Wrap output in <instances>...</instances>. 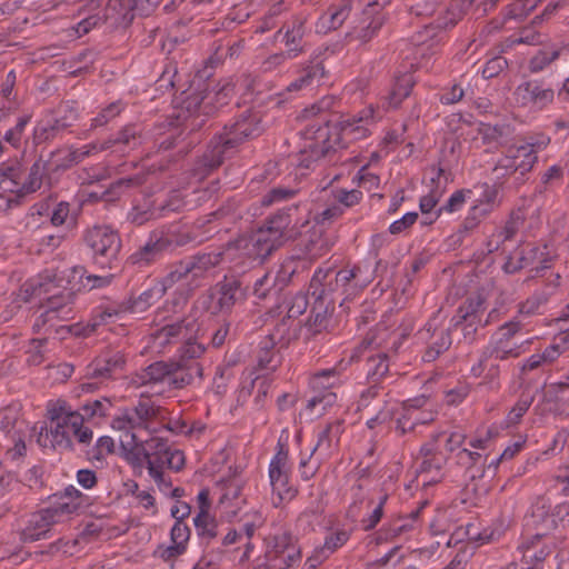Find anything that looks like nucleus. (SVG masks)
Segmentation results:
<instances>
[{"label": "nucleus", "mask_w": 569, "mask_h": 569, "mask_svg": "<svg viewBox=\"0 0 569 569\" xmlns=\"http://www.w3.org/2000/svg\"><path fill=\"white\" fill-rule=\"evenodd\" d=\"M70 119H76V114L72 111H70V117L52 118L42 121L34 128L36 141L42 142L53 139L59 131L71 126V121H69Z\"/></svg>", "instance_id": "e433bc0d"}, {"label": "nucleus", "mask_w": 569, "mask_h": 569, "mask_svg": "<svg viewBox=\"0 0 569 569\" xmlns=\"http://www.w3.org/2000/svg\"><path fill=\"white\" fill-rule=\"evenodd\" d=\"M349 532L345 529L329 533L321 547L315 549L307 562L310 568H315L329 558L333 552L341 548L349 540Z\"/></svg>", "instance_id": "2f4dec72"}, {"label": "nucleus", "mask_w": 569, "mask_h": 569, "mask_svg": "<svg viewBox=\"0 0 569 569\" xmlns=\"http://www.w3.org/2000/svg\"><path fill=\"white\" fill-rule=\"evenodd\" d=\"M24 170L18 160L4 161L0 164V189L6 198H17L22 202V183Z\"/></svg>", "instance_id": "412c9836"}, {"label": "nucleus", "mask_w": 569, "mask_h": 569, "mask_svg": "<svg viewBox=\"0 0 569 569\" xmlns=\"http://www.w3.org/2000/svg\"><path fill=\"white\" fill-rule=\"evenodd\" d=\"M271 338L263 337L257 348L254 358L257 369L261 371H274L281 363V356Z\"/></svg>", "instance_id": "72a5a7b5"}, {"label": "nucleus", "mask_w": 569, "mask_h": 569, "mask_svg": "<svg viewBox=\"0 0 569 569\" xmlns=\"http://www.w3.org/2000/svg\"><path fill=\"white\" fill-rule=\"evenodd\" d=\"M289 472V452L287 449H284L283 446L279 445L269 463L270 485L273 495H276L278 498H284L286 496L289 498L295 497V492H291V489L288 486Z\"/></svg>", "instance_id": "a211bd4d"}, {"label": "nucleus", "mask_w": 569, "mask_h": 569, "mask_svg": "<svg viewBox=\"0 0 569 569\" xmlns=\"http://www.w3.org/2000/svg\"><path fill=\"white\" fill-rule=\"evenodd\" d=\"M36 280H40L43 283H51L50 291L42 293L39 299L43 312L36 319L33 329L40 331L47 325L53 326L54 321L69 320L73 316V300L74 293L71 289L63 288L57 292H53L57 288L54 280L50 279L49 276H40Z\"/></svg>", "instance_id": "1a4fd4ad"}, {"label": "nucleus", "mask_w": 569, "mask_h": 569, "mask_svg": "<svg viewBox=\"0 0 569 569\" xmlns=\"http://www.w3.org/2000/svg\"><path fill=\"white\" fill-rule=\"evenodd\" d=\"M261 128L253 116L241 117L231 126H226L223 132L212 139L211 149L194 168V176L202 179L222 163L229 149L234 148L246 139L259 136Z\"/></svg>", "instance_id": "423d86ee"}, {"label": "nucleus", "mask_w": 569, "mask_h": 569, "mask_svg": "<svg viewBox=\"0 0 569 569\" xmlns=\"http://www.w3.org/2000/svg\"><path fill=\"white\" fill-rule=\"evenodd\" d=\"M432 347L429 348V360L436 359L441 352L447 350L451 345V338L447 329H436L432 332Z\"/></svg>", "instance_id": "052dcab7"}, {"label": "nucleus", "mask_w": 569, "mask_h": 569, "mask_svg": "<svg viewBox=\"0 0 569 569\" xmlns=\"http://www.w3.org/2000/svg\"><path fill=\"white\" fill-rule=\"evenodd\" d=\"M166 293L164 286L154 282L148 289L142 291L131 303L127 307L130 312H143L149 307L160 300Z\"/></svg>", "instance_id": "ea45409f"}, {"label": "nucleus", "mask_w": 569, "mask_h": 569, "mask_svg": "<svg viewBox=\"0 0 569 569\" xmlns=\"http://www.w3.org/2000/svg\"><path fill=\"white\" fill-rule=\"evenodd\" d=\"M343 432L342 422L335 420L327 423L317 432V442L311 450V456H319L321 459H328L333 449L338 446L340 437Z\"/></svg>", "instance_id": "cd10ccee"}, {"label": "nucleus", "mask_w": 569, "mask_h": 569, "mask_svg": "<svg viewBox=\"0 0 569 569\" xmlns=\"http://www.w3.org/2000/svg\"><path fill=\"white\" fill-rule=\"evenodd\" d=\"M521 346L522 343H518L517 341L498 340L493 338L492 342L482 352L479 363L472 367V372L477 376L481 375L483 369L488 367L490 359L507 360L509 358L519 357Z\"/></svg>", "instance_id": "5701e85b"}, {"label": "nucleus", "mask_w": 569, "mask_h": 569, "mask_svg": "<svg viewBox=\"0 0 569 569\" xmlns=\"http://www.w3.org/2000/svg\"><path fill=\"white\" fill-rule=\"evenodd\" d=\"M193 280L192 270L188 260H182L173 264L167 276L161 281H159V283L164 286V290L167 291V289L171 288L178 282L189 283Z\"/></svg>", "instance_id": "c03bdc74"}, {"label": "nucleus", "mask_w": 569, "mask_h": 569, "mask_svg": "<svg viewBox=\"0 0 569 569\" xmlns=\"http://www.w3.org/2000/svg\"><path fill=\"white\" fill-rule=\"evenodd\" d=\"M112 428L122 431L124 435L138 433L142 437V432H147V428L138 420L131 409H124L112 420Z\"/></svg>", "instance_id": "79ce46f5"}, {"label": "nucleus", "mask_w": 569, "mask_h": 569, "mask_svg": "<svg viewBox=\"0 0 569 569\" xmlns=\"http://www.w3.org/2000/svg\"><path fill=\"white\" fill-rule=\"evenodd\" d=\"M266 558L271 569H287L300 560V549L292 535L284 531L269 539Z\"/></svg>", "instance_id": "2eb2a0df"}, {"label": "nucleus", "mask_w": 569, "mask_h": 569, "mask_svg": "<svg viewBox=\"0 0 569 569\" xmlns=\"http://www.w3.org/2000/svg\"><path fill=\"white\" fill-rule=\"evenodd\" d=\"M415 84L411 73H402L396 78V81L386 97V103L389 108H397L406 99Z\"/></svg>", "instance_id": "58836bf2"}, {"label": "nucleus", "mask_w": 569, "mask_h": 569, "mask_svg": "<svg viewBox=\"0 0 569 569\" xmlns=\"http://www.w3.org/2000/svg\"><path fill=\"white\" fill-rule=\"evenodd\" d=\"M372 119L373 110L371 108L363 109L358 114L343 116L338 122L341 141L349 143L368 137Z\"/></svg>", "instance_id": "6ab92c4d"}, {"label": "nucleus", "mask_w": 569, "mask_h": 569, "mask_svg": "<svg viewBox=\"0 0 569 569\" xmlns=\"http://www.w3.org/2000/svg\"><path fill=\"white\" fill-rule=\"evenodd\" d=\"M568 349L569 331H566L556 337L553 342L541 352V356L546 363H552Z\"/></svg>", "instance_id": "603ef678"}, {"label": "nucleus", "mask_w": 569, "mask_h": 569, "mask_svg": "<svg viewBox=\"0 0 569 569\" xmlns=\"http://www.w3.org/2000/svg\"><path fill=\"white\" fill-rule=\"evenodd\" d=\"M81 162V159L76 149L67 148L59 149L51 153L49 166L56 170H66L74 164Z\"/></svg>", "instance_id": "09e8293b"}, {"label": "nucleus", "mask_w": 569, "mask_h": 569, "mask_svg": "<svg viewBox=\"0 0 569 569\" xmlns=\"http://www.w3.org/2000/svg\"><path fill=\"white\" fill-rule=\"evenodd\" d=\"M111 408V401L107 398L87 401L82 407V416L84 418L104 417Z\"/></svg>", "instance_id": "13d9d810"}, {"label": "nucleus", "mask_w": 569, "mask_h": 569, "mask_svg": "<svg viewBox=\"0 0 569 569\" xmlns=\"http://www.w3.org/2000/svg\"><path fill=\"white\" fill-rule=\"evenodd\" d=\"M500 0H466L461 7H451L446 9L447 17H438L432 24L439 30L455 26L461 18L468 7L476 6V12L485 14L492 9Z\"/></svg>", "instance_id": "7c9ffc66"}, {"label": "nucleus", "mask_w": 569, "mask_h": 569, "mask_svg": "<svg viewBox=\"0 0 569 569\" xmlns=\"http://www.w3.org/2000/svg\"><path fill=\"white\" fill-rule=\"evenodd\" d=\"M50 284L51 283H43L40 280L26 281L17 292L16 298L10 305V309L3 311L0 316V319L3 322L9 321L12 318L13 312H16L21 307V303H28L34 298H40L42 293L49 292Z\"/></svg>", "instance_id": "c85d7f7f"}, {"label": "nucleus", "mask_w": 569, "mask_h": 569, "mask_svg": "<svg viewBox=\"0 0 569 569\" xmlns=\"http://www.w3.org/2000/svg\"><path fill=\"white\" fill-rule=\"evenodd\" d=\"M127 357L122 350L108 348L101 351L88 366V376L108 380L124 370Z\"/></svg>", "instance_id": "f3484780"}, {"label": "nucleus", "mask_w": 569, "mask_h": 569, "mask_svg": "<svg viewBox=\"0 0 569 569\" xmlns=\"http://www.w3.org/2000/svg\"><path fill=\"white\" fill-rule=\"evenodd\" d=\"M133 411V415L140 420V422L147 428L150 427V422L152 419L158 417L160 413V408L154 406L149 400L139 401L137 406L130 408Z\"/></svg>", "instance_id": "5fc2aeb1"}, {"label": "nucleus", "mask_w": 569, "mask_h": 569, "mask_svg": "<svg viewBox=\"0 0 569 569\" xmlns=\"http://www.w3.org/2000/svg\"><path fill=\"white\" fill-rule=\"evenodd\" d=\"M478 132L481 136L483 142L488 144L503 146L509 142L511 136L513 134V129L506 123L495 126L490 123H481L479 126Z\"/></svg>", "instance_id": "4c0bfd02"}, {"label": "nucleus", "mask_w": 569, "mask_h": 569, "mask_svg": "<svg viewBox=\"0 0 569 569\" xmlns=\"http://www.w3.org/2000/svg\"><path fill=\"white\" fill-rule=\"evenodd\" d=\"M238 286L233 281L219 282L201 295L196 305L212 316L229 312L236 303Z\"/></svg>", "instance_id": "dca6fc26"}, {"label": "nucleus", "mask_w": 569, "mask_h": 569, "mask_svg": "<svg viewBox=\"0 0 569 569\" xmlns=\"http://www.w3.org/2000/svg\"><path fill=\"white\" fill-rule=\"evenodd\" d=\"M470 193V190H458L449 197L443 206L440 207H438L436 192L429 194V224L437 220L442 212L452 213L458 211L465 204L466 196Z\"/></svg>", "instance_id": "c9c22d12"}, {"label": "nucleus", "mask_w": 569, "mask_h": 569, "mask_svg": "<svg viewBox=\"0 0 569 569\" xmlns=\"http://www.w3.org/2000/svg\"><path fill=\"white\" fill-rule=\"evenodd\" d=\"M87 246L91 249L96 263L102 268H112L118 261L121 239L117 231L109 226H94L84 236Z\"/></svg>", "instance_id": "9b49d317"}, {"label": "nucleus", "mask_w": 569, "mask_h": 569, "mask_svg": "<svg viewBox=\"0 0 569 569\" xmlns=\"http://www.w3.org/2000/svg\"><path fill=\"white\" fill-rule=\"evenodd\" d=\"M282 30H284L282 41L289 58H297L305 51L302 40L307 31L306 19L303 17H295L280 29V31Z\"/></svg>", "instance_id": "c756f323"}, {"label": "nucleus", "mask_w": 569, "mask_h": 569, "mask_svg": "<svg viewBox=\"0 0 569 569\" xmlns=\"http://www.w3.org/2000/svg\"><path fill=\"white\" fill-rule=\"evenodd\" d=\"M181 243L178 226L161 227L150 233L144 244L131 253L128 261L138 268H146L160 260L166 251Z\"/></svg>", "instance_id": "9d476101"}, {"label": "nucleus", "mask_w": 569, "mask_h": 569, "mask_svg": "<svg viewBox=\"0 0 569 569\" xmlns=\"http://www.w3.org/2000/svg\"><path fill=\"white\" fill-rule=\"evenodd\" d=\"M536 6L537 0H517L512 2L507 8L502 24L511 19L518 20L526 18L528 13L536 8Z\"/></svg>", "instance_id": "864d4df0"}, {"label": "nucleus", "mask_w": 569, "mask_h": 569, "mask_svg": "<svg viewBox=\"0 0 569 569\" xmlns=\"http://www.w3.org/2000/svg\"><path fill=\"white\" fill-rule=\"evenodd\" d=\"M547 246L527 243L510 254L503 264L507 273H515L523 268H531L537 273L549 268Z\"/></svg>", "instance_id": "4468645a"}, {"label": "nucleus", "mask_w": 569, "mask_h": 569, "mask_svg": "<svg viewBox=\"0 0 569 569\" xmlns=\"http://www.w3.org/2000/svg\"><path fill=\"white\" fill-rule=\"evenodd\" d=\"M525 216L518 210L510 214V218L506 221V224L496 230L489 238L487 247L489 252H493L500 248V246L515 237L520 227L523 224Z\"/></svg>", "instance_id": "f704fd0d"}, {"label": "nucleus", "mask_w": 569, "mask_h": 569, "mask_svg": "<svg viewBox=\"0 0 569 569\" xmlns=\"http://www.w3.org/2000/svg\"><path fill=\"white\" fill-rule=\"evenodd\" d=\"M124 106L120 102H112L108 107L101 110V112L92 119L91 127L98 128L103 127L118 117L123 110Z\"/></svg>", "instance_id": "69168bd1"}, {"label": "nucleus", "mask_w": 569, "mask_h": 569, "mask_svg": "<svg viewBox=\"0 0 569 569\" xmlns=\"http://www.w3.org/2000/svg\"><path fill=\"white\" fill-rule=\"evenodd\" d=\"M202 377V367L198 361H156L130 378V386L140 388L149 387L152 393L182 389Z\"/></svg>", "instance_id": "7ed1b4c3"}, {"label": "nucleus", "mask_w": 569, "mask_h": 569, "mask_svg": "<svg viewBox=\"0 0 569 569\" xmlns=\"http://www.w3.org/2000/svg\"><path fill=\"white\" fill-rule=\"evenodd\" d=\"M352 10V0H336L319 17L316 29L319 33L337 30L349 18Z\"/></svg>", "instance_id": "393cba45"}, {"label": "nucleus", "mask_w": 569, "mask_h": 569, "mask_svg": "<svg viewBox=\"0 0 569 569\" xmlns=\"http://www.w3.org/2000/svg\"><path fill=\"white\" fill-rule=\"evenodd\" d=\"M276 277L271 273H264L253 283V295L260 300H264L274 292Z\"/></svg>", "instance_id": "0e129e2a"}, {"label": "nucleus", "mask_w": 569, "mask_h": 569, "mask_svg": "<svg viewBox=\"0 0 569 569\" xmlns=\"http://www.w3.org/2000/svg\"><path fill=\"white\" fill-rule=\"evenodd\" d=\"M297 208H290L274 214L261 228L249 237H241L234 243L237 249L253 260H263L284 241L300 234V228L308 223L307 218L300 221L296 217Z\"/></svg>", "instance_id": "f03ea898"}, {"label": "nucleus", "mask_w": 569, "mask_h": 569, "mask_svg": "<svg viewBox=\"0 0 569 569\" xmlns=\"http://www.w3.org/2000/svg\"><path fill=\"white\" fill-rule=\"evenodd\" d=\"M560 274H553V279L547 284V289L542 292L535 293L530 299L527 300L525 307L528 312H532L539 308L540 305L545 303L548 298L553 293L555 289L559 286Z\"/></svg>", "instance_id": "4d7b16f0"}, {"label": "nucleus", "mask_w": 569, "mask_h": 569, "mask_svg": "<svg viewBox=\"0 0 569 569\" xmlns=\"http://www.w3.org/2000/svg\"><path fill=\"white\" fill-rule=\"evenodd\" d=\"M341 383V377L336 368L325 369L316 372L310 378L309 385L313 392L330 391Z\"/></svg>", "instance_id": "37998d69"}, {"label": "nucleus", "mask_w": 569, "mask_h": 569, "mask_svg": "<svg viewBox=\"0 0 569 569\" xmlns=\"http://www.w3.org/2000/svg\"><path fill=\"white\" fill-rule=\"evenodd\" d=\"M213 495L219 498H238L242 495V485L239 478H229L217 482Z\"/></svg>", "instance_id": "6e6d98bb"}, {"label": "nucleus", "mask_w": 569, "mask_h": 569, "mask_svg": "<svg viewBox=\"0 0 569 569\" xmlns=\"http://www.w3.org/2000/svg\"><path fill=\"white\" fill-rule=\"evenodd\" d=\"M333 199L338 202L337 204L351 208L358 204L362 199V192L357 189L346 190V189H337L332 191Z\"/></svg>", "instance_id": "774afa93"}, {"label": "nucleus", "mask_w": 569, "mask_h": 569, "mask_svg": "<svg viewBox=\"0 0 569 569\" xmlns=\"http://www.w3.org/2000/svg\"><path fill=\"white\" fill-rule=\"evenodd\" d=\"M549 141L548 137L538 134L528 137L523 142L509 147L507 153L492 168L493 178L502 180L517 172L520 176H525L537 162V153L543 150Z\"/></svg>", "instance_id": "0eeeda50"}, {"label": "nucleus", "mask_w": 569, "mask_h": 569, "mask_svg": "<svg viewBox=\"0 0 569 569\" xmlns=\"http://www.w3.org/2000/svg\"><path fill=\"white\" fill-rule=\"evenodd\" d=\"M301 136L309 143L306 148H309L312 153L325 154L330 148L329 142V127L326 117L317 118L306 126L301 131Z\"/></svg>", "instance_id": "a878e982"}, {"label": "nucleus", "mask_w": 569, "mask_h": 569, "mask_svg": "<svg viewBox=\"0 0 569 569\" xmlns=\"http://www.w3.org/2000/svg\"><path fill=\"white\" fill-rule=\"evenodd\" d=\"M297 328L298 323L287 317L278 322L273 331L266 338H271L276 345L286 346L291 339L296 338Z\"/></svg>", "instance_id": "de8ad7c7"}, {"label": "nucleus", "mask_w": 569, "mask_h": 569, "mask_svg": "<svg viewBox=\"0 0 569 569\" xmlns=\"http://www.w3.org/2000/svg\"><path fill=\"white\" fill-rule=\"evenodd\" d=\"M333 242L322 237L321 229H313L312 236L306 243V250L311 258H318L327 253Z\"/></svg>", "instance_id": "3c124183"}, {"label": "nucleus", "mask_w": 569, "mask_h": 569, "mask_svg": "<svg viewBox=\"0 0 569 569\" xmlns=\"http://www.w3.org/2000/svg\"><path fill=\"white\" fill-rule=\"evenodd\" d=\"M326 71L323 61L319 56L311 57L299 67L298 77L288 84L289 92H297L306 89H312L325 78Z\"/></svg>", "instance_id": "aec40b11"}, {"label": "nucleus", "mask_w": 569, "mask_h": 569, "mask_svg": "<svg viewBox=\"0 0 569 569\" xmlns=\"http://www.w3.org/2000/svg\"><path fill=\"white\" fill-rule=\"evenodd\" d=\"M200 338V325L193 317L164 323L151 335V347L157 352H166L171 345L180 343V361L190 362L204 352Z\"/></svg>", "instance_id": "39448f33"}, {"label": "nucleus", "mask_w": 569, "mask_h": 569, "mask_svg": "<svg viewBox=\"0 0 569 569\" xmlns=\"http://www.w3.org/2000/svg\"><path fill=\"white\" fill-rule=\"evenodd\" d=\"M120 443L124 450L142 457L147 463L150 478L157 485L159 492L170 498H181L186 495L181 487H173L164 469L180 471L186 463L184 453L168 445L158 437L143 438L138 433L120 436Z\"/></svg>", "instance_id": "f257e3e1"}, {"label": "nucleus", "mask_w": 569, "mask_h": 569, "mask_svg": "<svg viewBox=\"0 0 569 569\" xmlns=\"http://www.w3.org/2000/svg\"><path fill=\"white\" fill-rule=\"evenodd\" d=\"M565 50V48L557 47H550L539 50L530 60V71L539 72L543 70L547 66L557 60Z\"/></svg>", "instance_id": "8fccbe9b"}, {"label": "nucleus", "mask_w": 569, "mask_h": 569, "mask_svg": "<svg viewBox=\"0 0 569 569\" xmlns=\"http://www.w3.org/2000/svg\"><path fill=\"white\" fill-rule=\"evenodd\" d=\"M92 438L93 432L84 426L83 416L61 407L51 411L50 426L44 431H40L38 442L44 448L72 450L73 439L79 445L88 447Z\"/></svg>", "instance_id": "20e7f679"}, {"label": "nucleus", "mask_w": 569, "mask_h": 569, "mask_svg": "<svg viewBox=\"0 0 569 569\" xmlns=\"http://www.w3.org/2000/svg\"><path fill=\"white\" fill-rule=\"evenodd\" d=\"M308 305L307 295L297 292L286 301L287 317L295 321L298 317L305 313Z\"/></svg>", "instance_id": "bf43d9fd"}, {"label": "nucleus", "mask_w": 569, "mask_h": 569, "mask_svg": "<svg viewBox=\"0 0 569 569\" xmlns=\"http://www.w3.org/2000/svg\"><path fill=\"white\" fill-rule=\"evenodd\" d=\"M385 22L386 16L383 12L375 10L372 6H366L346 33V41L366 46L378 36Z\"/></svg>", "instance_id": "ddd939ff"}, {"label": "nucleus", "mask_w": 569, "mask_h": 569, "mask_svg": "<svg viewBox=\"0 0 569 569\" xmlns=\"http://www.w3.org/2000/svg\"><path fill=\"white\" fill-rule=\"evenodd\" d=\"M108 147H117L120 151H130L143 142L142 127L130 123L122 127L114 137L107 139Z\"/></svg>", "instance_id": "473e14b6"}, {"label": "nucleus", "mask_w": 569, "mask_h": 569, "mask_svg": "<svg viewBox=\"0 0 569 569\" xmlns=\"http://www.w3.org/2000/svg\"><path fill=\"white\" fill-rule=\"evenodd\" d=\"M156 212L150 202L136 204L128 213V220L137 226H141L154 218Z\"/></svg>", "instance_id": "e2e57ef3"}, {"label": "nucleus", "mask_w": 569, "mask_h": 569, "mask_svg": "<svg viewBox=\"0 0 569 569\" xmlns=\"http://www.w3.org/2000/svg\"><path fill=\"white\" fill-rule=\"evenodd\" d=\"M223 254L224 253L220 251H212L188 259L189 266L192 270V279H198L207 271L217 267L223 260Z\"/></svg>", "instance_id": "a19ab883"}, {"label": "nucleus", "mask_w": 569, "mask_h": 569, "mask_svg": "<svg viewBox=\"0 0 569 569\" xmlns=\"http://www.w3.org/2000/svg\"><path fill=\"white\" fill-rule=\"evenodd\" d=\"M47 169V162L39 159L29 169L28 176H23L22 196L36 192L41 188L42 178Z\"/></svg>", "instance_id": "a18cd8bd"}, {"label": "nucleus", "mask_w": 569, "mask_h": 569, "mask_svg": "<svg viewBox=\"0 0 569 569\" xmlns=\"http://www.w3.org/2000/svg\"><path fill=\"white\" fill-rule=\"evenodd\" d=\"M83 512L81 503L71 500L64 503H54L51 507L33 512L27 526L21 531V539L24 542H33L46 538L51 527L56 523L69 521Z\"/></svg>", "instance_id": "6e6552de"}, {"label": "nucleus", "mask_w": 569, "mask_h": 569, "mask_svg": "<svg viewBox=\"0 0 569 569\" xmlns=\"http://www.w3.org/2000/svg\"><path fill=\"white\" fill-rule=\"evenodd\" d=\"M486 310L485 299L480 296H472L461 305L452 318L453 325L466 322L477 327H483L490 323L495 311H491L483 320V312Z\"/></svg>", "instance_id": "b1692460"}, {"label": "nucleus", "mask_w": 569, "mask_h": 569, "mask_svg": "<svg viewBox=\"0 0 569 569\" xmlns=\"http://www.w3.org/2000/svg\"><path fill=\"white\" fill-rule=\"evenodd\" d=\"M389 372L388 356L383 352L370 356L366 360L367 378L379 381Z\"/></svg>", "instance_id": "49530a36"}, {"label": "nucleus", "mask_w": 569, "mask_h": 569, "mask_svg": "<svg viewBox=\"0 0 569 569\" xmlns=\"http://www.w3.org/2000/svg\"><path fill=\"white\" fill-rule=\"evenodd\" d=\"M281 13L282 6L280 3L272 6L256 26V32L264 33L276 28L279 23Z\"/></svg>", "instance_id": "680f3d73"}, {"label": "nucleus", "mask_w": 569, "mask_h": 569, "mask_svg": "<svg viewBox=\"0 0 569 569\" xmlns=\"http://www.w3.org/2000/svg\"><path fill=\"white\" fill-rule=\"evenodd\" d=\"M236 84L224 80L218 84V89L210 91H198L187 96L183 100V108L190 116L210 114L218 108L228 103L233 94Z\"/></svg>", "instance_id": "f8f14e48"}, {"label": "nucleus", "mask_w": 569, "mask_h": 569, "mask_svg": "<svg viewBox=\"0 0 569 569\" xmlns=\"http://www.w3.org/2000/svg\"><path fill=\"white\" fill-rule=\"evenodd\" d=\"M427 405V398L419 396L413 399H408L402 403L401 416L397 420V428L402 433L415 430L418 425H425L427 422V416L425 406Z\"/></svg>", "instance_id": "bb28decb"}, {"label": "nucleus", "mask_w": 569, "mask_h": 569, "mask_svg": "<svg viewBox=\"0 0 569 569\" xmlns=\"http://www.w3.org/2000/svg\"><path fill=\"white\" fill-rule=\"evenodd\" d=\"M515 96L522 106L542 109L552 102L555 91L538 81H526L516 88Z\"/></svg>", "instance_id": "4be33fe9"}, {"label": "nucleus", "mask_w": 569, "mask_h": 569, "mask_svg": "<svg viewBox=\"0 0 569 569\" xmlns=\"http://www.w3.org/2000/svg\"><path fill=\"white\" fill-rule=\"evenodd\" d=\"M533 401V396L530 393H522L515 405V407L509 411L507 416V421L509 425H516L520 421L522 416L528 411L531 403Z\"/></svg>", "instance_id": "338daca9"}]
</instances>
